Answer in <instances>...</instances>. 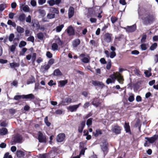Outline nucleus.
Instances as JSON below:
<instances>
[{
    "label": "nucleus",
    "instance_id": "3c124183",
    "mask_svg": "<svg viewBox=\"0 0 158 158\" xmlns=\"http://www.w3.org/2000/svg\"><path fill=\"white\" fill-rule=\"evenodd\" d=\"M116 56V53L115 52H110L109 57L111 58H113Z\"/></svg>",
    "mask_w": 158,
    "mask_h": 158
},
{
    "label": "nucleus",
    "instance_id": "a211bd4d",
    "mask_svg": "<svg viewBox=\"0 0 158 158\" xmlns=\"http://www.w3.org/2000/svg\"><path fill=\"white\" fill-rule=\"evenodd\" d=\"M124 127L126 132L127 133H128L130 134H131L130 128L129 123H125Z\"/></svg>",
    "mask_w": 158,
    "mask_h": 158
},
{
    "label": "nucleus",
    "instance_id": "680f3d73",
    "mask_svg": "<svg viewBox=\"0 0 158 158\" xmlns=\"http://www.w3.org/2000/svg\"><path fill=\"white\" fill-rule=\"evenodd\" d=\"M27 40L29 41H30L32 42H33L34 40V37L32 36H30L28 38Z\"/></svg>",
    "mask_w": 158,
    "mask_h": 158
},
{
    "label": "nucleus",
    "instance_id": "20e7f679",
    "mask_svg": "<svg viewBox=\"0 0 158 158\" xmlns=\"http://www.w3.org/2000/svg\"><path fill=\"white\" fill-rule=\"evenodd\" d=\"M112 35L109 33L105 34L104 36V40L107 42H110L112 40Z\"/></svg>",
    "mask_w": 158,
    "mask_h": 158
},
{
    "label": "nucleus",
    "instance_id": "ea45409f",
    "mask_svg": "<svg viewBox=\"0 0 158 158\" xmlns=\"http://www.w3.org/2000/svg\"><path fill=\"white\" fill-rule=\"evenodd\" d=\"M47 3L49 4L51 6H53L55 4V0H49L47 1Z\"/></svg>",
    "mask_w": 158,
    "mask_h": 158
},
{
    "label": "nucleus",
    "instance_id": "423d86ee",
    "mask_svg": "<svg viewBox=\"0 0 158 158\" xmlns=\"http://www.w3.org/2000/svg\"><path fill=\"white\" fill-rule=\"evenodd\" d=\"M121 129L120 127L115 126L112 127L111 131L116 134H118L121 133Z\"/></svg>",
    "mask_w": 158,
    "mask_h": 158
},
{
    "label": "nucleus",
    "instance_id": "79ce46f5",
    "mask_svg": "<svg viewBox=\"0 0 158 158\" xmlns=\"http://www.w3.org/2000/svg\"><path fill=\"white\" fill-rule=\"evenodd\" d=\"M17 156L18 157H21L23 155V152L21 151H17L16 152Z\"/></svg>",
    "mask_w": 158,
    "mask_h": 158
},
{
    "label": "nucleus",
    "instance_id": "473e14b6",
    "mask_svg": "<svg viewBox=\"0 0 158 158\" xmlns=\"http://www.w3.org/2000/svg\"><path fill=\"white\" fill-rule=\"evenodd\" d=\"M50 67V65L48 64H45L43 66H41V69H44L45 71H47Z\"/></svg>",
    "mask_w": 158,
    "mask_h": 158
},
{
    "label": "nucleus",
    "instance_id": "de8ad7c7",
    "mask_svg": "<svg viewBox=\"0 0 158 158\" xmlns=\"http://www.w3.org/2000/svg\"><path fill=\"white\" fill-rule=\"evenodd\" d=\"M72 102V99L69 98H65L64 100V102H66L67 103H70Z\"/></svg>",
    "mask_w": 158,
    "mask_h": 158
},
{
    "label": "nucleus",
    "instance_id": "4468645a",
    "mask_svg": "<svg viewBox=\"0 0 158 158\" xmlns=\"http://www.w3.org/2000/svg\"><path fill=\"white\" fill-rule=\"evenodd\" d=\"M17 45L18 44L17 43H14L12 45L10 46H9V50L13 53H14L15 51L16 47Z\"/></svg>",
    "mask_w": 158,
    "mask_h": 158
},
{
    "label": "nucleus",
    "instance_id": "4c0bfd02",
    "mask_svg": "<svg viewBox=\"0 0 158 158\" xmlns=\"http://www.w3.org/2000/svg\"><path fill=\"white\" fill-rule=\"evenodd\" d=\"M15 37V35L13 33L10 34L8 37L9 40L10 42H12L13 41Z\"/></svg>",
    "mask_w": 158,
    "mask_h": 158
},
{
    "label": "nucleus",
    "instance_id": "8fccbe9b",
    "mask_svg": "<svg viewBox=\"0 0 158 158\" xmlns=\"http://www.w3.org/2000/svg\"><path fill=\"white\" fill-rule=\"evenodd\" d=\"M111 60H108V63L107 64L106 66V69L108 70H109L111 67Z\"/></svg>",
    "mask_w": 158,
    "mask_h": 158
},
{
    "label": "nucleus",
    "instance_id": "37998d69",
    "mask_svg": "<svg viewBox=\"0 0 158 158\" xmlns=\"http://www.w3.org/2000/svg\"><path fill=\"white\" fill-rule=\"evenodd\" d=\"M157 44L156 43H154L152 44L150 47V49L151 50H154L157 47Z\"/></svg>",
    "mask_w": 158,
    "mask_h": 158
},
{
    "label": "nucleus",
    "instance_id": "338daca9",
    "mask_svg": "<svg viewBox=\"0 0 158 158\" xmlns=\"http://www.w3.org/2000/svg\"><path fill=\"white\" fill-rule=\"evenodd\" d=\"M90 103L89 102H87L85 103L83 107L84 108H86L88 107L89 106Z\"/></svg>",
    "mask_w": 158,
    "mask_h": 158
},
{
    "label": "nucleus",
    "instance_id": "a878e982",
    "mask_svg": "<svg viewBox=\"0 0 158 158\" xmlns=\"http://www.w3.org/2000/svg\"><path fill=\"white\" fill-rule=\"evenodd\" d=\"M16 30L19 33H22L24 31V29L20 26H17Z\"/></svg>",
    "mask_w": 158,
    "mask_h": 158
},
{
    "label": "nucleus",
    "instance_id": "cd10ccee",
    "mask_svg": "<svg viewBox=\"0 0 158 158\" xmlns=\"http://www.w3.org/2000/svg\"><path fill=\"white\" fill-rule=\"evenodd\" d=\"M10 67L12 68L18 67L19 66V64L18 63H15L13 62L12 63H10Z\"/></svg>",
    "mask_w": 158,
    "mask_h": 158
},
{
    "label": "nucleus",
    "instance_id": "412c9836",
    "mask_svg": "<svg viewBox=\"0 0 158 158\" xmlns=\"http://www.w3.org/2000/svg\"><path fill=\"white\" fill-rule=\"evenodd\" d=\"M35 82V78L34 77L32 76L30 77L27 81V84L29 85Z\"/></svg>",
    "mask_w": 158,
    "mask_h": 158
},
{
    "label": "nucleus",
    "instance_id": "58836bf2",
    "mask_svg": "<svg viewBox=\"0 0 158 158\" xmlns=\"http://www.w3.org/2000/svg\"><path fill=\"white\" fill-rule=\"evenodd\" d=\"M93 118H90L88 119L87 121L86 125L88 127H89L92 125Z\"/></svg>",
    "mask_w": 158,
    "mask_h": 158
},
{
    "label": "nucleus",
    "instance_id": "f8f14e48",
    "mask_svg": "<svg viewBox=\"0 0 158 158\" xmlns=\"http://www.w3.org/2000/svg\"><path fill=\"white\" fill-rule=\"evenodd\" d=\"M85 125V121H82L78 127V132L80 133H81L83 131V129Z\"/></svg>",
    "mask_w": 158,
    "mask_h": 158
},
{
    "label": "nucleus",
    "instance_id": "bf43d9fd",
    "mask_svg": "<svg viewBox=\"0 0 158 158\" xmlns=\"http://www.w3.org/2000/svg\"><path fill=\"white\" fill-rule=\"evenodd\" d=\"M39 13L42 16H44L46 15V12L44 10H39Z\"/></svg>",
    "mask_w": 158,
    "mask_h": 158
},
{
    "label": "nucleus",
    "instance_id": "e433bc0d",
    "mask_svg": "<svg viewBox=\"0 0 158 158\" xmlns=\"http://www.w3.org/2000/svg\"><path fill=\"white\" fill-rule=\"evenodd\" d=\"M21 98L23 99V95H17L14 97V99L15 100H19Z\"/></svg>",
    "mask_w": 158,
    "mask_h": 158
},
{
    "label": "nucleus",
    "instance_id": "393cba45",
    "mask_svg": "<svg viewBox=\"0 0 158 158\" xmlns=\"http://www.w3.org/2000/svg\"><path fill=\"white\" fill-rule=\"evenodd\" d=\"M93 134L95 137H97L99 135L102 134V133L101 130L97 129L96 130L95 132H93Z\"/></svg>",
    "mask_w": 158,
    "mask_h": 158
},
{
    "label": "nucleus",
    "instance_id": "052dcab7",
    "mask_svg": "<svg viewBox=\"0 0 158 158\" xmlns=\"http://www.w3.org/2000/svg\"><path fill=\"white\" fill-rule=\"evenodd\" d=\"M117 18L115 17H112L111 18V21L112 23H114L117 20Z\"/></svg>",
    "mask_w": 158,
    "mask_h": 158
},
{
    "label": "nucleus",
    "instance_id": "ddd939ff",
    "mask_svg": "<svg viewBox=\"0 0 158 158\" xmlns=\"http://www.w3.org/2000/svg\"><path fill=\"white\" fill-rule=\"evenodd\" d=\"M136 26L135 24H134L131 26H127L126 28V31L128 32H132L135 30Z\"/></svg>",
    "mask_w": 158,
    "mask_h": 158
},
{
    "label": "nucleus",
    "instance_id": "69168bd1",
    "mask_svg": "<svg viewBox=\"0 0 158 158\" xmlns=\"http://www.w3.org/2000/svg\"><path fill=\"white\" fill-rule=\"evenodd\" d=\"M46 56L49 58H51L52 57V55L49 52H47L46 53Z\"/></svg>",
    "mask_w": 158,
    "mask_h": 158
},
{
    "label": "nucleus",
    "instance_id": "9b49d317",
    "mask_svg": "<svg viewBox=\"0 0 158 158\" xmlns=\"http://www.w3.org/2000/svg\"><path fill=\"white\" fill-rule=\"evenodd\" d=\"M22 139V137L20 135H17L14 137V141L15 143H21Z\"/></svg>",
    "mask_w": 158,
    "mask_h": 158
},
{
    "label": "nucleus",
    "instance_id": "bb28decb",
    "mask_svg": "<svg viewBox=\"0 0 158 158\" xmlns=\"http://www.w3.org/2000/svg\"><path fill=\"white\" fill-rule=\"evenodd\" d=\"M53 74L55 76H59L62 75V74L59 69H57L54 70Z\"/></svg>",
    "mask_w": 158,
    "mask_h": 158
},
{
    "label": "nucleus",
    "instance_id": "6e6d98bb",
    "mask_svg": "<svg viewBox=\"0 0 158 158\" xmlns=\"http://www.w3.org/2000/svg\"><path fill=\"white\" fill-rule=\"evenodd\" d=\"M144 73L145 74L146 76L147 77H148L152 75V73L148 70L145 71Z\"/></svg>",
    "mask_w": 158,
    "mask_h": 158
},
{
    "label": "nucleus",
    "instance_id": "aec40b11",
    "mask_svg": "<svg viewBox=\"0 0 158 158\" xmlns=\"http://www.w3.org/2000/svg\"><path fill=\"white\" fill-rule=\"evenodd\" d=\"M80 43V40L78 39H76L74 40L72 42V45L74 48L77 47Z\"/></svg>",
    "mask_w": 158,
    "mask_h": 158
},
{
    "label": "nucleus",
    "instance_id": "0eeeda50",
    "mask_svg": "<svg viewBox=\"0 0 158 158\" xmlns=\"http://www.w3.org/2000/svg\"><path fill=\"white\" fill-rule=\"evenodd\" d=\"M81 105V103H80L78 105L69 106L68 107V109L71 112H74L76 111L77 109Z\"/></svg>",
    "mask_w": 158,
    "mask_h": 158
},
{
    "label": "nucleus",
    "instance_id": "864d4df0",
    "mask_svg": "<svg viewBox=\"0 0 158 158\" xmlns=\"http://www.w3.org/2000/svg\"><path fill=\"white\" fill-rule=\"evenodd\" d=\"M36 54V53H33L32 56L31 60L32 62H34L35 60Z\"/></svg>",
    "mask_w": 158,
    "mask_h": 158
},
{
    "label": "nucleus",
    "instance_id": "c9c22d12",
    "mask_svg": "<svg viewBox=\"0 0 158 158\" xmlns=\"http://www.w3.org/2000/svg\"><path fill=\"white\" fill-rule=\"evenodd\" d=\"M128 100L130 102H132L134 100V95L132 94H131Z\"/></svg>",
    "mask_w": 158,
    "mask_h": 158
},
{
    "label": "nucleus",
    "instance_id": "a18cd8bd",
    "mask_svg": "<svg viewBox=\"0 0 158 158\" xmlns=\"http://www.w3.org/2000/svg\"><path fill=\"white\" fill-rule=\"evenodd\" d=\"M55 42V43H56L57 44H58L59 45H61L62 44V41H61L60 39L59 38H58L56 39Z\"/></svg>",
    "mask_w": 158,
    "mask_h": 158
},
{
    "label": "nucleus",
    "instance_id": "6ab92c4d",
    "mask_svg": "<svg viewBox=\"0 0 158 158\" xmlns=\"http://www.w3.org/2000/svg\"><path fill=\"white\" fill-rule=\"evenodd\" d=\"M35 98L34 95L32 94H28L25 95H23V99H29L31 100L34 99Z\"/></svg>",
    "mask_w": 158,
    "mask_h": 158
},
{
    "label": "nucleus",
    "instance_id": "c85d7f7f",
    "mask_svg": "<svg viewBox=\"0 0 158 158\" xmlns=\"http://www.w3.org/2000/svg\"><path fill=\"white\" fill-rule=\"evenodd\" d=\"M67 82L68 81L67 80L60 81H59L60 86V87L64 86Z\"/></svg>",
    "mask_w": 158,
    "mask_h": 158
},
{
    "label": "nucleus",
    "instance_id": "c03bdc74",
    "mask_svg": "<svg viewBox=\"0 0 158 158\" xmlns=\"http://www.w3.org/2000/svg\"><path fill=\"white\" fill-rule=\"evenodd\" d=\"M44 121L47 126L49 127L51 123L48 122L47 116H46L45 118L44 119Z\"/></svg>",
    "mask_w": 158,
    "mask_h": 158
},
{
    "label": "nucleus",
    "instance_id": "f3484780",
    "mask_svg": "<svg viewBox=\"0 0 158 158\" xmlns=\"http://www.w3.org/2000/svg\"><path fill=\"white\" fill-rule=\"evenodd\" d=\"M74 8L73 7H70L69 9L68 15L69 18H70L74 15Z\"/></svg>",
    "mask_w": 158,
    "mask_h": 158
},
{
    "label": "nucleus",
    "instance_id": "2f4dec72",
    "mask_svg": "<svg viewBox=\"0 0 158 158\" xmlns=\"http://www.w3.org/2000/svg\"><path fill=\"white\" fill-rule=\"evenodd\" d=\"M52 49L53 51H55L57 50L58 48V46L56 43H54L52 45Z\"/></svg>",
    "mask_w": 158,
    "mask_h": 158
},
{
    "label": "nucleus",
    "instance_id": "b1692460",
    "mask_svg": "<svg viewBox=\"0 0 158 158\" xmlns=\"http://www.w3.org/2000/svg\"><path fill=\"white\" fill-rule=\"evenodd\" d=\"M25 17L26 15L25 14L23 13L19 15L18 17V19L20 21L23 22L25 21Z\"/></svg>",
    "mask_w": 158,
    "mask_h": 158
},
{
    "label": "nucleus",
    "instance_id": "1a4fd4ad",
    "mask_svg": "<svg viewBox=\"0 0 158 158\" xmlns=\"http://www.w3.org/2000/svg\"><path fill=\"white\" fill-rule=\"evenodd\" d=\"M67 32L69 36L73 35L74 34V30L71 26H69L66 29Z\"/></svg>",
    "mask_w": 158,
    "mask_h": 158
},
{
    "label": "nucleus",
    "instance_id": "603ef678",
    "mask_svg": "<svg viewBox=\"0 0 158 158\" xmlns=\"http://www.w3.org/2000/svg\"><path fill=\"white\" fill-rule=\"evenodd\" d=\"M26 44V42L24 41H21L19 44V47L22 48L25 46Z\"/></svg>",
    "mask_w": 158,
    "mask_h": 158
},
{
    "label": "nucleus",
    "instance_id": "774afa93",
    "mask_svg": "<svg viewBox=\"0 0 158 158\" xmlns=\"http://www.w3.org/2000/svg\"><path fill=\"white\" fill-rule=\"evenodd\" d=\"M15 15V14L13 13L10 12L9 14V18L10 19H13Z\"/></svg>",
    "mask_w": 158,
    "mask_h": 158
},
{
    "label": "nucleus",
    "instance_id": "13d9d810",
    "mask_svg": "<svg viewBox=\"0 0 158 158\" xmlns=\"http://www.w3.org/2000/svg\"><path fill=\"white\" fill-rule=\"evenodd\" d=\"M54 60L53 59H51L48 61V64L51 66L54 63Z\"/></svg>",
    "mask_w": 158,
    "mask_h": 158
},
{
    "label": "nucleus",
    "instance_id": "dca6fc26",
    "mask_svg": "<svg viewBox=\"0 0 158 158\" xmlns=\"http://www.w3.org/2000/svg\"><path fill=\"white\" fill-rule=\"evenodd\" d=\"M92 104L96 107L99 106L100 104V103L99 102V99L98 98H94L93 100Z\"/></svg>",
    "mask_w": 158,
    "mask_h": 158
},
{
    "label": "nucleus",
    "instance_id": "e2e57ef3",
    "mask_svg": "<svg viewBox=\"0 0 158 158\" xmlns=\"http://www.w3.org/2000/svg\"><path fill=\"white\" fill-rule=\"evenodd\" d=\"M100 61L101 63L103 64H106V63L105 59L103 58H101L100 60Z\"/></svg>",
    "mask_w": 158,
    "mask_h": 158
},
{
    "label": "nucleus",
    "instance_id": "72a5a7b5",
    "mask_svg": "<svg viewBox=\"0 0 158 158\" xmlns=\"http://www.w3.org/2000/svg\"><path fill=\"white\" fill-rule=\"evenodd\" d=\"M55 15L54 14L49 13L47 15V17L48 19H51L55 18Z\"/></svg>",
    "mask_w": 158,
    "mask_h": 158
},
{
    "label": "nucleus",
    "instance_id": "a19ab883",
    "mask_svg": "<svg viewBox=\"0 0 158 158\" xmlns=\"http://www.w3.org/2000/svg\"><path fill=\"white\" fill-rule=\"evenodd\" d=\"M7 6L6 4H2L0 5V10L1 11H3L6 7Z\"/></svg>",
    "mask_w": 158,
    "mask_h": 158
},
{
    "label": "nucleus",
    "instance_id": "5701e85b",
    "mask_svg": "<svg viewBox=\"0 0 158 158\" xmlns=\"http://www.w3.org/2000/svg\"><path fill=\"white\" fill-rule=\"evenodd\" d=\"M7 130L6 128H2L0 129V135H5L7 133Z\"/></svg>",
    "mask_w": 158,
    "mask_h": 158
},
{
    "label": "nucleus",
    "instance_id": "6e6552de",
    "mask_svg": "<svg viewBox=\"0 0 158 158\" xmlns=\"http://www.w3.org/2000/svg\"><path fill=\"white\" fill-rule=\"evenodd\" d=\"M65 137V135L64 133L59 134L56 138V141L58 142H60L64 140Z\"/></svg>",
    "mask_w": 158,
    "mask_h": 158
},
{
    "label": "nucleus",
    "instance_id": "f257e3e1",
    "mask_svg": "<svg viewBox=\"0 0 158 158\" xmlns=\"http://www.w3.org/2000/svg\"><path fill=\"white\" fill-rule=\"evenodd\" d=\"M155 18L154 15L148 14H145L142 18V19L144 24L148 25L152 23L155 20Z\"/></svg>",
    "mask_w": 158,
    "mask_h": 158
},
{
    "label": "nucleus",
    "instance_id": "9d476101",
    "mask_svg": "<svg viewBox=\"0 0 158 158\" xmlns=\"http://www.w3.org/2000/svg\"><path fill=\"white\" fill-rule=\"evenodd\" d=\"M92 83L94 86H97L100 88H102L104 86L102 82L98 81H92Z\"/></svg>",
    "mask_w": 158,
    "mask_h": 158
},
{
    "label": "nucleus",
    "instance_id": "4be33fe9",
    "mask_svg": "<svg viewBox=\"0 0 158 158\" xmlns=\"http://www.w3.org/2000/svg\"><path fill=\"white\" fill-rule=\"evenodd\" d=\"M49 11L51 13L54 14L55 13L56 14H58L59 13V11L58 9L53 7H51L49 9Z\"/></svg>",
    "mask_w": 158,
    "mask_h": 158
},
{
    "label": "nucleus",
    "instance_id": "4d7b16f0",
    "mask_svg": "<svg viewBox=\"0 0 158 158\" xmlns=\"http://www.w3.org/2000/svg\"><path fill=\"white\" fill-rule=\"evenodd\" d=\"M26 21L27 22L30 23L31 22V17L30 15H28L27 17L26 18Z\"/></svg>",
    "mask_w": 158,
    "mask_h": 158
},
{
    "label": "nucleus",
    "instance_id": "7ed1b4c3",
    "mask_svg": "<svg viewBox=\"0 0 158 158\" xmlns=\"http://www.w3.org/2000/svg\"><path fill=\"white\" fill-rule=\"evenodd\" d=\"M38 139L40 143H44L46 142V137L43 134L39 131L38 133Z\"/></svg>",
    "mask_w": 158,
    "mask_h": 158
},
{
    "label": "nucleus",
    "instance_id": "c756f323",
    "mask_svg": "<svg viewBox=\"0 0 158 158\" xmlns=\"http://www.w3.org/2000/svg\"><path fill=\"white\" fill-rule=\"evenodd\" d=\"M7 23L9 25H11L13 27H15L16 26L15 23V22H12L10 20H9L8 21Z\"/></svg>",
    "mask_w": 158,
    "mask_h": 158
},
{
    "label": "nucleus",
    "instance_id": "39448f33",
    "mask_svg": "<svg viewBox=\"0 0 158 158\" xmlns=\"http://www.w3.org/2000/svg\"><path fill=\"white\" fill-rule=\"evenodd\" d=\"M158 138V135H154L150 138L147 137H145V139L148 141L150 143H152L157 139Z\"/></svg>",
    "mask_w": 158,
    "mask_h": 158
},
{
    "label": "nucleus",
    "instance_id": "7c9ffc66",
    "mask_svg": "<svg viewBox=\"0 0 158 158\" xmlns=\"http://www.w3.org/2000/svg\"><path fill=\"white\" fill-rule=\"evenodd\" d=\"M64 27V25L63 24H61V25L57 26L56 27V31L57 32H59Z\"/></svg>",
    "mask_w": 158,
    "mask_h": 158
},
{
    "label": "nucleus",
    "instance_id": "49530a36",
    "mask_svg": "<svg viewBox=\"0 0 158 158\" xmlns=\"http://www.w3.org/2000/svg\"><path fill=\"white\" fill-rule=\"evenodd\" d=\"M23 10L26 12H28L30 11V9L27 5H25L23 7Z\"/></svg>",
    "mask_w": 158,
    "mask_h": 158
},
{
    "label": "nucleus",
    "instance_id": "2eb2a0df",
    "mask_svg": "<svg viewBox=\"0 0 158 158\" xmlns=\"http://www.w3.org/2000/svg\"><path fill=\"white\" fill-rule=\"evenodd\" d=\"M107 143L106 142L103 143L101 145V149L104 153H106L107 150Z\"/></svg>",
    "mask_w": 158,
    "mask_h": 158
},
{
    "label": "nucleus",
    "instance_id": "0e129e2a",
    "mask_svg": "<svg viewBox=\"0 0 158 158\" xmlns=\"http://www.w3.org/2000/svg\"><path fill=\"white\" fill-rule=\"evenodd\" d=\"M87 148H82L80 152V155H84L85 152V150Z\"/></svg>",
    "mask_w": 158,
    "mask_h": 158
},
{
    "label": "nucleus",
    "instance_id": "f704fd0d",
    "mask_svg": "<svg viewBox=\"0 0 158 158\" xmlns=\"http://www.w3.org/2000/svg\"><path fill=\"white\" fill-rule=\"evenodd\" d=\"M38 38L40 40H42L44 37V35L42 32H40L37 34Z\"/></svg>",
    "mask_w": 158,
    "mask_h": 158
},
{
    "label": "nucleus",
    "instance_id": "09e8293b",
    "mask_svg": "<svg viewBox=\"0 0 158 158\" xmlns=\"http://www.w3.org/2000/svg\"><path fill=\"white\" fill-rule=\"evenodd\" d=\"M90 58L89 59L87 57H84L83 58L81 59V61L84 63H88L89 62Z\"/></svg>",
    "mask_w": 158,
    "mask_h": 158
},
{
    "label": "nucleus",
    "instance_id": "f03ea898",
    "mask_svg": "<svg viewBox=\"0 0 158 158\" xmlns=\"http://www.w3.org/2000/svg\"><path fill=\"white\" fill-rule=\"evenodd\" d=\"M110 77L114 83L115 80L117 79L118 81L120 84H122L123 83V77L118 73H117L115 74L111 75Z\"/></svg>",
    "mask_w": 158,
    "mask_h": 158
},
{
    "label": "nucleus",
    "instance_id": "5fc2aeb1",
    "mask_svg": "<svg viewBox=\"0 0 158 158\" xmlns=\"http://www.w3.org/2000/svg\"><path fill=\"white\" fill-rule=\"evenodd\" d=\"M27 49L26 48H23L22 49V51L20 52V55L23 56L24 55V53L26 52Z\"/></svg>",
    "mask_w": 158,
    "mask_h": 158
}]
</instances>
